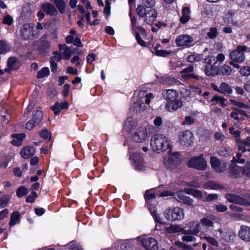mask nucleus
<instances>
[{
	"label": "nucleus",
	"instance_id": "nucleus-1",
	"mask_svg": "<svg viewBox=\"0 0 250 250\" xmlns=\"http://www.w3.org/2000/svg\"><path fill=\"white\" fill-rule=\"evenodd\" d=\"M162 96L167 101L165 108L168 111H175L182 106L183 102L178 98L179 94L175 90H165L162 92Z\"/></svg>",
	"mask_w": 250,
	"mask_h": 250
},
{
	"label": "nucleus",
	"instance_id": "nucleus-2",
	"mask_svg": "<svg viewBox=\"0 0 250 250\" xmlns=\"http://www.w3.org/2000/svg\"><path fill=\"white\" fill-rule=\"evenodd\" d=\"M185 228H189L188 230H185L184 228V234L182 240L187 242H194L196 238L195 236H197L200 231V224L199 222L194 221H190L185 224Z\"/></svg>",
	"mask_w": 250,
	"mask_h": 250
},
{
	"label": "nucleus",
	"instance_id": "nucleus-3",
	"mask_svg": "<svg viewBox=\"0 0 250 250\" xmlns=\"http://www.w3.org/2000/svg\"><path fill=\"white\" fill-rule=\"evenodd\" d=\"M150 145L154 151H164L169 147L167 138L162 134H157L151 140Z\"/></svg>",
	"mask_w": 250,
	"mask_h": 250
},
{
	"label": "nucleus",
	"instance_id": "nucleus-4",
	"mask_svg": "<svg viewBox=\"0 0 250 250\" xmlns=\"http://www.w3.org/2000/svg\"><path fill=\"white\" fill-rule=\"evenodd\" d=\"M187 166L198 170H205L208 167L207 163L203 154L191 157L187 163Z\"/></svg>",
	"mask_w": 250,
	"mask_h": 250
},
{
	"label": "nucleus",
	"instance_id": "nucleus-5",
	"mask_svg": "<svg viewBox=\"0 0 250 250\" xmlns=\"http://www.w3.org/2000/svg\"><path fill=\"white\" fill-rule=\"evenodd\" d=\"M165 218L168 221L174 222L181 220L184 217V210L180 208H174L172 209H166L164 212Z\"/></svg>",
	"mask_w": 250,
	"mask_h": 250
},
{
	"label": "nucleus",
	"instance_id": "nucleus-6",
	"mask_svg": "<svg viewBox=\"0 0 250 250\" xmlns=\"http://www.w3.org/2000/svg\"><path fill=\"white\" fill-rule=\"evenodd\" d=\"M247 47L245 45H238L236 49L231 51L229 54V58L236 63H242L245 60L244 52L247 51Z\"/></svg>",
	"mask_w": 250,
	"mask_h": 250
},
{
	"label": "nucleus",
	"instance_id": "nucleus-7",
	"mask_svg": "<svg viewBox=\"0 0 250 250\" xmlns=\"http://www.w3.org/2000/svg\"><path fill=\"white\" fill-rule=\"evenodd\" d=\"M178 152H174L168 155L164 159V163L166 167L168 169L175 168L180 163Z\"/></svg>",
	"mask_w": 250,
	"mask_h": 250
},
{
	"label": "nucleus",
	"instance_id": "nucleus-8",
	"mask_svg": "<svg viewBox=\"0 0 250 250\" xmlns=\"http://www.w3.org/2000/svg\"><path fill=\"white\" fill-rule=\"evenodd\" d=\"M43 117V114L40 110V107H37L33 113V118L26 124V128L32 130L33 127L40 124Z\"/></svg>",
	"mask_w": 250,
	"mask_h": 250
},
{
	"label": "nucleus",
	"instance_id": "nucleus-9",
	"mask_svg": "<svg viewBox=\"0 0 250 250\" xmlns=\"http://www.w3.org/2000/svg\"><path fill=\"white\" fill-rule=\"evenodd\" d=\"M209 162L212 169L216 172H223L227 169V164L216 157L211 156Z\"/></svg>",
	"mask_w": 250,
	"mask_h": 250
},
{
	"label": "nucleus",
	"instance_id": "nucleus-10",
	"mask_svg": "<svg viewBox=\"0 0 250 250\" xmlns=\"http://www.w3.org/2000/svg\"><path fill=\"white\" fill-rule=\"evenodd\" d=\"M34 25L32 23L24 24L21 29V37L25 40L33 39L34 36Z\"/></svg>",
	"mask_w": 250,
	"mask_h": 250
},
{
	"label": "nucleus",
	"instance_id": "nucleus-11",
	"mask_svg": "<svg viewBox=\"0 0 250 250\" xmlns=\"http://www.w3.org/2000/svg\"><path fill=\"white\" fill-rule=\"evenodd\" d=\"M179 137L181 145L184 147H188L192 142L193 135L189 130H185L181 132Z\"/></svg>",
	"mask_w": 250,
	"mask_h": 250
},
{
	"label": "nucleus",
	"instance_id": "nucleus-12",
	"mask_svg": "<svg viewBox=\"0 0 250 250\" xmlns=\"http://www.w3.org/2000/svg\"><path fill=\"white\" fill-rule=\"evenodd\" d=\"M226 198L230 203L245 206H249L250 205V203L248 200L234 194L228 193L226 195Z\"/></svg>",
	"mask_w": 250,
	"mask_h": 250
},
{
	"label": "nucleus",
	"instance_id": "nucleus-13",
	"mask_svg": "<svg viewBox=\"0 0 250 250\" xmlns=\"http://www.w3.org/2000/svg\"><path fill=\"white\" fill-rule=\"evenodd\" d=\"M51 46V43L48 40V35H43L39 41L38 50L40 53H44L48 51Z\"/></svg>",
	"mask_w": 250,
	"mask_h": 250
},
{
	"label": "nucleus",
	"instance_id": "nucleus-14",
	"mask_svg": "<svg viewBox=\"0 0 250 250\" xmlns=\"http://www.w3.org/2000/svg\"><path fill=\"white\" fill-rule=\"evenodd\" d=\"M141 243L146 250H158L157 242L154 238H142Z\"/></svg>",
	"mask_w": 250,
	"mask_h": 250
},
{
	"label": "nucleus",
	"instance_id": "nucleus-15",
	"mask_svg": "<svg viewBox=\"0 0 250 250\" xmlns=\"http://www.w3.org/2000/svg\"><path fill=\"white\" fill-rule=\"evenodd\" d=\"M147 136L146 128L141 127L135 132L132 136V139L137 143H142L144 142Z\"/></svg>",
	"mask_w": 250,
	"mask_h": 250
},
{
	"label": "nucleus",
	"instance_id": "nucleus-16",
	"mask_svg": "<svg viewBox=\"0 0 250 250\" xmlns=\"http://www.w3.org/2000/svg\"><path fill=\"white\" fill-rule=\"evenodd\" d=\"M238 235L242 240L250 242V227L246 225L241 226Z\"/></svg>",
	"mask_w": 250,
	"mask_h": 250
},
{
	"label": "nucleus",
	"instance_id": "nucleus-17",
	"mask_svg": "<svg viewBox=\"0 0 250 250\" xmlns=\"http://www.w3.org/2000/svg\"><path fill=\"white\" fill-rule=\"evenodd\" d=\"M193 41L192 37L187 35H181L175 40L178 46H188Z\"/></svg>",
	"mask_w": 250,
	"mask_h": 250
},
{
	"label": "nucleus",
	"instance_id": "nucleus-18",
	"mask_svg": "<svg viewBox=\"0 0 250 250\" xmlns=\"http://www.w3.org/2000/svg\"><path fill=\"white\" fill-rule=\"evenodd\" d=\"M42 10L47 15L55 16L58 14V10L55 6L49 2H44L41 6Z\"/></svg>",
	"mask_w": 250,
	"mask_h": 250
},
{
	"label": "nucleus",
	"instance_id": "nucleus-19",
	"mask_svg": "<svg viewBox=\"0 0 250 250\" xmlns=\"http://www.w3.org/2000/svg\"><path fill=\"white\" fill-rule=\"evenodd\" d=\"M68 107V103L66 101L64 100L63 102L61 103H56L54 105L50 107V108L56 116L59 114L61 109H67Z\"/></svg>",
	"mask_w": 250,
	"mask_h": 250
},
{
	"label": "nucleus",
	"instance_id": "nucleus-20",
	"mask_svg": "<svg viewBox=\"0 0 250 250\" xmlns=\"http://www.w3.org/2000/svg\"><path fill=\"white\" fill-rule=\"evenodd\" d=\"M174 198L180 202H182L188 206L192 205L193 201L189 197L184 195L183 193L179 192L174 194Z\"/></svg>",
	"mask_w": 250,
	"mask_h": 250
},
{
	"label": "nucleus",
	"instance_id": "nucleus-21",
	"mask_svg": "<svg viewBox=\"0 0 250 250\" xmlns=\"http://www.w3.org/2000/svg\"><path fill=\"white\" fill-rule=\"evenodd\" d=\"M193 71L194 67L193 65H188L181 72V73L182 74V77L184 78H188L199 79V77L198 76L191 73Z\"/></svg>",
	"mask_w": 250,
	"mask_h": 250
},
{
	"label": "nucleus",
	"instance_id": "nucleus-22",
	"mask_svg": "<svg viewBox=\"0 0 250 250\" xmlns=\"http://www.w3.org/2000/svg\"><path fill=\"white\" fill-rule=\"evenodd\" d=\"M157 17V12L154 9H150L147 11V14L145 16V22L148 24H152L156 20Z\"/></svg>",
	"mask_w": 250,
	"mask_h": 250
},
{
	"label": "nucleus",
	"instance_id": "nucleus-23",
	"mask_svg": "<svg viewBox=\"0 0 250 250\" xmlns=\"http://www.w3.org/2000/svg\"><path fill=\"white\" fill-rule=\"evenodd\" d=\"M136 120L131 117H128L125 122L124 128L126 131L130 132L136 127Z\"/></svg>",
	"mask_w": 250,
	"mask_h": 250
},
{
	"label": "nucleus",
	"instance_id": "nucleus-24",
	"mask_svg": "<svg viewBox=\"0 0 250 250\" xmlns=\"http://www.w3.org/2000/svg\"><path fill=\"white\" fill-rule=\"evenodd\" d=\"M11 137L13 138V140L11 142V144L14 146H19L21 145L25 135L23 133L13 134Z\"/></svg>",
	"mask_w": 250,
	"mask_h": 250
},
{
	"label": "nucleus",
	"instance_id": "nucleus-25",
	"mask_svg": "<svg viewBox=\"0 0 250 250\" xmlns=\"http://www.w3.org/2000/svg\"><path fill=\"white\" fill-rule=\"evenodd\" d=\"M34 153L35 148L30 146L22 148L20 152L21 156L25 159H28L32 156Z\"/></svg>",
	"mask_w": 250,
	"mask_h": 250
},
{
	"label": "nucleus",
	"instance_id": "nucleus-26",
	"mask_svg": "<svg viewBox=\"0 0 250 250\" xmlns=\"http://www.w3.org/2000/svg\"><path fill=\"white\" fill-rule=\"evenodd\" d=\"M205 73L207 76H214L218 74V70L214 65H207L205 68Z\"/></svg>",
	"mask_w": 250,
	"mask_h": 250
},
{
	"label": "nucleus",
	"instance_id": "nucleus-27",
	"mask_svg": "<svg viewBox=\"0 0 250 250\" xmlns=\"http://www.w3.org/2000/svg\"><path fill=\"white\" fill-rule=\"evenodd\" d=\"M17 59L15 57L9 58L7 62V68L4 69L5 72L10 73L12 70H16L17 64Z\"/></svg>",
	"mask_w": 250,
	"mask_h": 250
},
{
	"label": "nucleus",
	"instance_id": "nucleus-28",
	"mask_svg": "<svg viewBox=\"0 0 250 250\" xmlns=\"http://www.w3.org/2000/svg\"><path fill=\"white\" fill-rule=\"evenodd\" d=\"M233 69L228 65L224 64L220 67L218 73L223 76H229L231 75Z\"/></svg>",
	"mask_w": 250,
	"mask_h": 250
},
{
	"label": "nucleus",
	"instance_id": "nucleus-29",
	"mask_svg": "<svg viewBox=\"0 0 250 250\" xmlns=\"http://www.w3.org/2000/svg\"><path fill=\"white\" fill-rule=\"evenodd\" d=\"M230 172L234 174V178L243 175L244 167H241L235 164L230 167Z\"/></svg>",
	"mask_w": 250,
	"mask_h": 250
},
{
	"label": "nucleus",
	"instance_id": "nucleus-30",
	"mask_svg": "<svg viewBox=\"0 0 250 250\" xmlns=\"http://www.w3.org/2000/svg\"><path fill=\"white\" fill-rule=\"evenodd\" d=\"M190 19V10L188 7H184L182 9V16L180 18V21L182 23H187Z\"/></svg>",
	"mask_w": 250,
	"mask_h": 250
},
{
	"label": "nucleus",
	"instance_id": "nucleus-31",
	"mask_svg": "<svg viewBox=\"0 0 250 250\" xmlns=\"http://www.w3.org/2000/svg\"><path fill=\"white\" fill-rule=\"evenodd\" d=\"M217 91L224 94H231L232 89L227 83H222L220 84L219 89H217Z\"/></svg>",
	"mask_w": 250,
	"mask_h": 250
},
{
	"label": "nucleus",
	"instance_id": "nucleus-32",
	"mask_svg": "<svg viewBox=\"0 0 250 250\" xmlns=\"http://www.w3.org/2000/svg\"><path fill=\"white\" fill-rule=\"evenodd\" d=\"M166 231L167 233H176L182 232L184 234V228L180 227L179 225H171L168 227L166 228Z\"/></svg>",
	"mask_w": 250,
	"mask_h": 250
},
{
	"label": "nucleus",
	"instance_id": "nucleus-33",
	"mask_svg": "<svg viewBox=\"0 0 250 250\" xmlns=\"http://www.w3.org/2000/svg\"><path fill=\"white\" fill-rule=\"evenodd\" d=\"M20 219V213L19 211L13 212L11 216L10 221L9 223L10 226H13L19 223Z\"/></svg>",
	"mask_w": 250,
	"mask_h": 250
},
{
	"label": "nucleus",
	"instance_id": "nucleus-34",
	"mask_svg": "<svg viewBox=\"0 0 250 250\" xmlns=\"http://www.w3.org/2000/svg\"><path fill=\"white\" fill-rule=\"evenodd\" d=\"M203 188L205 189H218L221 188L220 186L214 181H209L205 183Z\"/></svg>",
	"mask_w": 250,
	"mask_h": 250
},
{
	"label": "nucleus",
	"instance_id": "nucleus-35",
	"mask_svg": "<svg viewBox=\"0 0 250 250\" xmlns=\"http://www.w3.org/2000/svg\"><path fill=\"white\" fill-rule=\"evenodd\" d=\"M54 3L61 13L65 12L66 4L63 0H54Z\"/></svg>",
	"mask_w": 250,
	"mask_h": 250
},
{
	"label": "nucleus",
	"instance_id": "nucleus-36",
	"mask_svg": "<svg viewBox=\"0 0 250 250\" xmlns=\"http://www.w3.org/2000/svg\"><path fill=\"white\" fill-rule=\"evenodd\" d=\"M162 82L170 85L176 84L178 81L173 77L165 76L161 78Z\"/></svg>",
	"mask_w": 250,
	"mask_h": 250
},
{
	"label": "nucleus",
	"instance_id": "nucleus-37",
	"mask_svg": "<svg viewBox=\"0 0 250 250\" xmlns=\"http://www.w3.org/2000/svg\"><path fill=\"white\" fill-rule=\"evenodd\" d=\"M186 193L192 195L195 198H202L203 197V194L202 191L193 189H185Z\"/></svg>",
	"mask_w": 250,
	"mask_h": 250
},
{
	"label": "nucleus",
	"instance_id": "nucleus-38",
	"mask_svg": "<svg viewBox=\"0 0 250 250\" xmlns=\"http://www.w3.org/2000/svg\"><path fill=\"white\" fill-rule=\"evenodd\" d=\"M74 53H75L74 49L69 47L62 52L61 55L63 59L68 60L70 58L72 54Z\"/></svg>",
	"mask_w": 250,
	"mask_h": 250
},
{
	"label": "nucleus",
	"instance_id": "nucleus-39",
	"mask_svg": "<svg viewBox=\"0 0 250 250\" xmlns=\"http://www.w3.org/2000/svg\"><path fill=\"white\" fill-rule=\"evenodd\" d=\"M10 199V196L5 194L0 197V208L7 207Z\"/></svg>",
	"mask_w": 250,
	"mask_h": 250
},
{
	"label": "nucleus",
	"instance_id": "nucleus-40",
	"mask_svg": "<svg viewBox=\"0 0 250 250\" xmlns=\"http://www.w3.org/2000/svg\"><path fill=\"white\" fill-rule=\"evenodd\" d=\"M146 7L143 4L138 6L136 9V12L138 15L141 18H144L147 14Z\"/></svg>",
	"mask_w": 250,
	"mask_h": 250
},
{
	"label": "nucleus",
	"instance_id": "nucleus-41",
	"mask_svg": "<svg viewBox=\"0 0 250 250\" xmlns=\"http://www.w3.org/2000/svg\"><path fill=\"white\" fill-rule=\"evenodd\" d=\"M242 77H248L250 76V66L248 65L241 67L239 71Z\"/></svg>",
	"mask_w": 250,
	"mask_h": 250
},
{
	"label": "nucleus",
	"instance_id": "nucleus-42",
	"mask_svg": "<svg viewBox=\"0 0 250 250\" xmlns=\"http://www.w3.org/2000/svg\"><path fill=\"white\" fill-rule=\"evenodd\" d=\"M202 59V56L200 54L194 53L190 55L187 58L188 62H199Z\"/></svg>",
	"mask_w": 250,
	"mask_h": 250
},
{
	"label": "nucleus",
	"instance_id": "nucleus-43",
	"mask_svg": "<svg viewBox=\"0 0 250 250\" xmlns=\"http://www.w3.org/2000/svg\"><path fill=\"white\" fill-rule=\"evenodd\" d=\"M10 49L9 45L3 41H0V54L5 53Z\"/></svg>",
	"mask_w": 250,
	"mask_h": 250
},
{
	"label": "nucleus",
	"instance_id": "nucleus-44",
	"mask_svg": "<svg viewBox=\"0 0 250 250\" xmlns=\"http://www.w3.org/2000/svg\"><path fill=\"white\" fill-rule=\"evenodd\" d=\"M207 36L210 39H215L218 35L217 28L215 27H211L209 31L207 33Z\"/></svg>",
	"mask_w": 250,
	"mask_h": 250
},
{
	"label": "nucleus",
	"instance_id": "nucleus-45",
	"mask_svg": "<svg viewBox=\"0 0 250 250\" xmlns=\"http://www.w3.org/2000/svg\"><path fill=\"white\" fill-rule=\"evenodd\" d=\"M49 69L48 67H43L38 72L37 77L38 78L40 79L48 76L49 74Z\"/></svg>",
	"mask_w": 250,
	"mask_h": 250
},
{
	"label": "nucleus",
	"instance_id": "nucleus-46",
	"mask_svg": "<svg viewBox=\"0 0 250 250\" xmlns=\"http://www.w3.org/2000/svg\"><path fill=\"white\" fill-rule=\"evenodd\" d=\"M211 101L214 102L215 104H220V105L223 107H224L226 105V104H225V99L219 96H214L211 99Z\"/></svg>",
	"mask_w": 250,
	"mask_h": 250
},
{
	"label": "nucleus",
	"instance_id": "nucleus-47",
	"mask_svg": "<svg viewBox=\"0 0 250 250\" xmlns=\"http://www.w3.org/2000/svg\"><path fill=\"white\" fill-rule=\"evenodd\" d=\"M236 236V235L231 232H226L225 235L223 234V238L228 242H233L234 241Z\"/></svg>",
	"mask_w": 250,
	"mask_h": 250
},
{
	"label": "nucleus",
	"instance_id": "nucleus-48",
	"mask_svg": "<svg viewBox=\"0 0 250 250\" xmlns=\"http://www.w3.org/2000/svg\"><path fill=\"white\" fill-rule=\"evenodd\" d=\"M230 102L232 105L236 106L238 107L242 108L244 109L249 108V106L248 105L244 104L242 102L237 101L234 100H230Z\"/></svg>",
	"mask_w": 250,
	"mask_h": 250
},
{
	"label": "nucleus",
	"instance_id": "nucleus-49",
	"mask_svg": "<svg viewBox=\"0 0 250 250\" xmlns=\"http://www.w3.org/2000/svg\"><path fill=\"white\" fill-rule=\"evenodd\" d=\"M133 111L140 112L145 109V105L143 103L137 102L134 104L133 106Z\"/></svg>",
	"mask_w": 250,
	"mask_h": 250
},
{
	"label": "nucleus",
	"instance_id": "nucleus-50",
	"mask_svg": "<svg viewBox=\"0 0 250 250\" xmlns=\"http://www.w3.org/2000/svg\"><path fill=\"white\" fill-rule=\"evenodd\" d=\"M27 193V188L23 186H21L20 188H19L16 192L17 195L20 198L26 195Z\"/></svg>",
	"mask_w": 250,
	"mask_h": 250
},
{
	"label": "nucleus",
	"instance_id": "nucleus-51",
	"mask_svg": "<svg viewBox=\"0 0 250 250\" xmlns=\"http://www.w3.org/2000/svg\"><path fill=\"white\" fill-rule=\"evenodd\" d=\"M217 153L222 156L228 157L229 154V149L225 147H220L217 150Z\"/></svg>",
	"mask_w": 250,
	"mask_h": 250
},
{
	"label": "nucleus",
	"instance_id": "nucleus-52",
	"mask_svg": "<svg viewBox=\"0 0 250 250\" xmlns=\"http://www.w3.org/2000/svg\"><path fill=\"white\" fill-rule=\"evenodd\" d=\"M203 238L213 246L218 247L219 246V243L217 241L212 237L205 236H204Z\"/></svg>",
	"mask_w": 250,
	"mask_h": 250
},
{
	"label": "nucleus",
	"instance_id": "nucleus-53",
	"mask_svg": "<svg viewBox=\"0 0 250 250\" xmlns=\"http://www.w3.org/2000/svg\"><path fill=\"white\" fill-rule=\"evenodd\" d=\"M104 14L107 19L110 14V3L108 0H105V6L104 10Z\"/></svg>",
	"mask_w": 250,
	"mask_h": 250
},
{
	"label": "nucleus",
	"instance_id": "nucleus-54",
	"mask_svg": "<svg viewBox=\"0 0 250 250\" xmlns=\"http://www.w3.org/2000/svg\"><path fill=\"white\" fill-rule=\"evenodd\" d=\"M243 175L250 177V161L247 162L244 167Z\"/></svg>",
	"mask_w": 250,
	"mask_h": 250
},
{
	"label": "nucleus",
	"instance_id": "nucleus-55",
	"mask_svg": "<svg viewBox=\"0 0 250 250\" xmlns=\"http://www.w3.org/2000/svg\"><path fill=\"white\" fill-rule=\"evenodd\" d=\"M143 5L145 6L147 8H150L153 7L155 5L154 0H142V3Z\"/></svg>",
	"mask_w": 250,
	"mask_h": 250
},
{
	"label": "nucleus",
	"instance_id": "nucleus-56",
	"mask_svg": "<svg viewBox=\"0 0 250 250\" xmlns=\"http://www.w3.org/2000/svg\"><path fill=\"white\" fill-rule=\"evenodd\" d=\"M186 185L194 188H199L201 187L200 184L199 183L197 179L187 182Z\"/></svg>",
	"mask_w": 250,
	"mask_h": 250
},
{
	"label": "nucleus",
	"instance_id": "nucleus-57",
	"mask_svg": "<svg viewBox=\"0 0 250 250\" xmlns=\"http://www.w3.org/2000/svg\"><path fill=\"white\" fill-rule=\"evenodd\" d=\"M129 16L130 17V21H131V27H132V32H136V27L137 26V25H136V24H137L136 18L134 16H132L131 14V12H130V13H129Z\"/></svg>",
	"mask_w": 250,
	"mask_h": 250
},
{
	"label": "nucleus",
	"instance_id": "nucleus-58",
	"mask_svg": "<svg viewBox=\"0 0 250 250\" xmlns=\"http://www.w3.org/2000/svg\"><path fill=\"white\" fill-rule=\"evenodd\" d=\"M133 33L135 35V38L138 43L143 47H146V42L141 39L140 34L137 32H133Z\"/></svg>",
	"mask_w": 250,
	"mask_h": 250
},
{
	"label": "nucleus",
	"instance_id": "nucleus-59",
	"mask_svg": "<svg viewBox=\"0 0 250 250\" xmlns=\"http://www.w3.org/2000/svg\"><path fill=\"white\" fill-rule=\"evenodd\" d=\"M175 244L181 248L188 250H194L192 246L188 245L184 243L176 242Z\"/></svg>",
	"mask_w": 250,
	"mask_h": 250
},
{
	"label": "nucleus",
	"instance_id": "nucleus-60",
	"mask_svg": "<svg viewBox=\"0 0 250 250\" xmlns=\"http://www.w3.org/2000/svg\"><path fill=\"white\" fill-rule=\"evenodd\" d=\"M201 224L207 227H212L213 225L212 221L208 218H203L201 219Z\"/></svg>",
	"mask_w": 250,
	"mask_h": 250
},
{
	"label": "nucleus",
	"instance_id": "nucleus-61",
	"mask_svg": "<svg viewBox=\"0 0 250 250\" xmlns=\"http://www.w3.org/2000/svg\"><path fill=\"white\" fill-rule=\"evenodd\" d=\"M151 215L153 216L155 221L161 224H165V223L163 222L161 218L160 217L159 214L155 211L154 210L151 212Z\"/></svg>",
	"mask_w": 250,
	"mask_h": 250
},
{
	"label": "nucleus",
	"instance_id": "nucleus-62",
	"mask_svg": "<svg viewBox=\"0 0 250 250\" xmlns=\"http://www.w3.org/2000/svg\"><path fill=\"white\" fill-rule=\"evenodd\" d=\"M218 199V195L217 194H208L205 198L204 201L210 202L216 200Z\"/></svg>",
	"mask_w": 250,
	"mask_h": 250
},
{
	"label": "nucleus",
	"instance_id": "nucleus-63",
	"mask_svg": "<svg viewBox=\"0 0 250 250\" xmlns=\"http://www.w3.org/2000/svg\"><path fill=\"white\" fill-rule=\"evenodd\" d=\"M32 195L28 196L26 198V202L33 203L34 202L35 198L38 196L37 193L35 191H32Z\"/></svg>",
	"mask_w": 250,
	"mask_h": 250
},
{
	"label": "nucleus",
	"instance_id": "nucleus-64",
	"mask_svg": "<svg viewBox=\"0 0 250 250\" xmlns=\"http://www.w3.org/2000/svg\"><path fill=\"white\" fill-rule=\"evenodd\" d=\"M13 21V18L10 15H7L4 17L2 23L10 25L12 23Z\"/></svg>",
	"mask_w": 250,
	"mask_h": 250
}]
</instances>
